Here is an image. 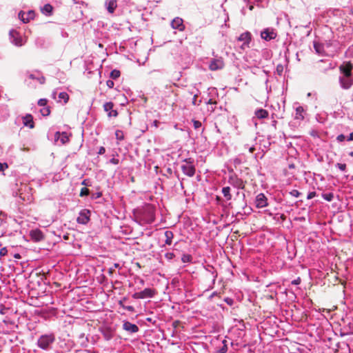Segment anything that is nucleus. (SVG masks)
Wrapping results in <instances>:
<instances>
[{
  "label": "nucleus",
  "instance_id": "29",
  "mask_svg": "<svg viewBox=\"0 0 353 353\" xmlns=\"http://www.w3.org/2000/svg\"><path fill=\"white\" fill-rule=\"evenodd\" d=\"M59 101L61 102L62 100L63 101V103L65 104L68 103L69 100V95L65 92H61L59 94Z\"/></svg>",
  "mask_w": 353,
  "mask_h": 353
},
{
  "label": "nucleus",
  "instance_id": "54",
  "mask_svg": "<svg viewBox=\"0 0 353 353\" xmlns=\"http://www.w3.org/2000/svg\"><path fill=\"white\" fill-rule=\"evenodd\" d=\"M105 152V148L103 146L99 148L98 154H103Z\"/></svg>",
  "mask_w": 353,
  "mask_h": 353
},
{
  "label": "nucleus",
  "instance_id": "12",
  "mask_svg": "<svg viewBox=\"0 0 353 353\" xmlns=\"http://www.w3.org/2000/svg\"><path fill=\"white\" fill-rule=\"evenodd\" d=\"M224 67V62L222 59H214L210 61L209 68L210 70L214 71L221 70Z\"/></svg>",
  "mask_w": 353,
  "mask_h": 353
},
{
  "label": "nucleus",
  "instance_id": "10",
  "mask_svg": "<svg viewBox=\"0 0 353 353\" xmlns=\"http://www.w3.org/2000/svg\"><path fill=\"white\" fill-rule=\"evenodd\" d=\"M9 36L12 43L17 46H21L23 45L22 39L17 30H11L9 32Z\"/></svg>",
  "mask_w": 353,
  "mask_h": 353
},
{
  "label": "nucleus",
  "instance_id": "46",
  "mask_svg": "<svg viewBox=\"0 0 353 353\" xmlns=\"http://www.w3.org/2000/svg\"><path fill=\"white\" fill-rule=\"evenodd\" d=\"M175 256L174 254L172 253V252H167L165 254V257L168 259V260H172L174 257Z\"/></svg>",
  "mask_w": 353,
  "mask_h": 353
},
{
  "label": "nucleus",
  "instance_id": "19",
  "mask_svg": "<svg viewBox=\"0 0 353 353\" xmlns=\"http://www.w3.org/2000/svg\"><path fill=\"white\" fill-rule=\"evenodd\" d=\"M339 70L342 76H352V66L350 63L341 65Z\"/></svg>",
  "mask_w": 353,
  "mask_h": 353
},
{
  "label": "nucleus",
  "instance_id": "47",
  "mask_svg": "<svg viewBox=\"0 0 353 353\" xmlns=\"http://www.w3.org/2000/svg\"><path fill=\"white\" fill-rule=\"evenodd\" d=\"M8 253V250L6 249V248H3L0 250V256H4L7 254Z\"/></svg>",
  "mask_w": 353,
  "mask_h": 353
},
{
  "label": "nucleus",
  "instance_id": "52",
  "mask_svg": "<svg viewBox=\"0 0 353 353\" xmlns=\"http://www.w3.org/2000/svg\"><path fill=\"white\" fill-rule=\"evenodd\" d=\"M110 163L114 165H118L119 163V160L113 157L110 160Z\"/></svg>",
  "mask_w": 353,
  "mask_h": 353
},
{
  "label": "nucleus",
  "instance_id": "5",
  "mask_svg": "<svg viewBox=\"0 0 353 353\" xmlns=\"http://www.w3.org/2000/svg\"><path fill=\"white\" fill-rule=\"evenodd\" d=\"M156 293L157 292L154 289L145 288L143 291L134 293L132 294V297L135 299L152 298L156 294Z\"/></svg>",
  "mask_w": 353,
  "mask_h": 353
},
{
  "label": "nucleus",
  "instance_id": "8",
  "mask_svg": "<svg viewBox=\"0 0 353 353\" xmlns=\"http://www.w3.org/2000/svg\"><path fill=\"white\" fill-rule=\"evenodd\" d=\"M90 211L88 209L81 210L77 219V223L83 225L87 224L90 221Z\"/></svg>",
  "mask_w": 353,
  "mask_h": 353
},
{
  "label": "nucleus",
  "instance_id": "64",
  "mask_svg": "<svg viewBox=\"0 0 353 353\" xmlns=\"http://www.w3.org/2000/svg\"><path fill=\"white\" fill-rule=\"evenodd\" d=\"M218 295V293L216 292H214L210 296V299H212L213 298L214 296H217Z\"/></svg>",
  "mask_w": 353,
  "mask_h": 353
},
{
  "label": "nucleus",
  "instance_id": "24",
  "mask_svg": "<svg viewBox=\"0 0 353 353\" xmlns=\"http://www.w3.org/2000/svg\"><path fill=\"white\" fill-rule=\"evenodd\" d=\"M164 236L165 238V245H170L172 243V239L174 238V234L170 230H166L164 232Z\"/></svg>",
  "mask_w": 353,
  "mask_h": 353
},
{
  "label": "nucleus",
  "instance_id": "60",
  "mask_svg": "<svg viewBox=\"0 0 353 353\" xmlns=\"http://www.w3.org/2000/svg\"><path fill=\"white\" fill-rule=\"evenodd\" d=\"M39 80L41 83H44L46 78L44 77H41L40 79H39Z\"/></svg>",
  "mask_w": 353,
  "mask_h": 353
},
{
  "label": "nucleus",
  "instance_id": "36",
  "mask_svg": "<svg viewBox=\"0 0 353 353\" xmlns=\"http://www.w3.org/2000/svg\"><path fill=\"white\" fill-rule=\"evenodd\" d=\"M261 0H244L245 2H246L248 4H250L249 9L250 10H253L254 6L253 3L256 2H260Z\"/></svg>",
  "mask_w": 353,
  "mask_h": 353
},
{
  "label": "nucleus",
  "instance_id": "2",
  "mask_svg": "<svg viewBox=\"0 0 353 353\" xmlns=\"http://www.w3.org/2000/svg\"><path fill=\"white\" fill-rule=\"evenodd\" d=\"M56 340L54 333L42 334L37 340V345L43 350H49L52 349V345Z\"/></svg>",
  "mask_w": 353,
  "mask_h": 353
},
{
  "label": "nucleus",
  "instance_id": "31",
  "mask_svg": "<svg viewBox=\"0 0 353 353\" xmlns=\"http://www.w3.org/2000/svg\"><path fill=\"white\" fill-rule=\"evenodd\" d=\"M223 346L218 350V353H226L228 351V342L226 340L222 341Z\"/></svg>",
  "mask_w": 353,
  "mask_h": 353
},
{
  "label": "nucleus",
  "instance_id": "26",
  "mask_svg": "<svg viewBox=\"0 0 353 353\" xmlns=\"http://www.w3.org/2000/svg\"><path fill=\"white\" fill-rule=\"evenodd\" d=\"M41 12L47 16H50L53 12V7L50 4L47 3L41 8Z\"/></svg>",
  "mask_w": 353,
  "mask_h": 353
},
{
  "label": "nucleus",
  "instance_id": "63",
  "mask_svg": "<svg viewBox=\"0 0 353 353\" xmlns=\"http://www.w3.org/2000/svg\"><path fill=\"white\" fill-rule=\"evenodd\" d=\"M113 268H121V265H119V263H114Z\"/></svg>",
  "mask_w": 353,
  "mask_h": 353
},
{
  "label": "nucleus",
  "instance_id": "35",
  "mask_svg": "<svg viewBox=\"0 0 353 353\" xmlns=\"http://www.w3.org/2000/svg\"><path fill=\"white\" fill-rule=\"evenodd\" d=\"M115 136H116V139L119 141H121L124 139V135H123V131L119 130H116Z\"/></svg>",
  "mask_w": 353,
  "mask_h": 353
},
{
  "label": "nucleus",
  "instance_id": "33",
  "mask_svg": "<svg viewBox=\"0 0 353 353\" xmlns=\"http://www.w3.org/2000/svg\"><path fill=\"white\" fill-rule=\"evenodd\" d=\"M181 261L183 263H190L192 261V256L188 254H184L182 255Z\"/></svg>",
  "mask_w": 353,
  "mask_h": 353
},
{
  "label": "nucleus",
  "instance_id": "45",
  "mask_svg": "<svg viewBox=\"0 0 353 353\" xmlns=\"http://www.w3.org/2000/svg\"><path fill=\"white\" fill-rule=\"evenodd\" d=\"M7 168H8V165L7 163H1L0 162V172L4 171Z\"/></svg>",
  "mask_w": 353,
  "mask_h": 353
},
{
  "label": "nucleus",
  "instance_id": "18",
  "mask_svg": "<svg viewBox=\"0 0 353 353\" xmlns=\"http://www.w3.org/2000/svg\"><path fill=\"white\" fill-rule=\"evenodd\" d=\"M55 140L59 139L62 144L68 143L70 141V137L67 132H57L54 134Z\"/></svg>",
  "mask_w": 353,
  "mask_h": 353
},
{
  "label": "nucleus",
  "instance_id": "7",
  "mask_svg": "<svg viewBox=\"0 0 353 353\" xmlns=\"http://www.w3.org/2000/svg\"><path fill=\"white\" fill-rule=\"evenodd\" d=\"M277 33L272 28H267L261 32V37L267 41L275 39Z\"/></svg>",
  "mask_w": 353,
  "mask_h": 353
},
{
  "label": "nucleus",
  "instance_id": "30",
  "mask_svg": "<svg viewBox=\"0 0 353 353\" xmlns=\"http://www.w3.org/2000/svg\"><path fill=\"white\" fill-rule=\"evenodd\" d=\"M40 112L42 114V116H43V117L49 116L50 114V112H51L50 107L48 106V105L43 107V108H41L40 110Z\"/></svg>",
  "mask_w": 353,
  "mask_h": 353
},
{
  "label": "nucleus",
  "instance_id": "41",
  "mask_svg": "<svg viewBox=\"0 0 353 353\" xmlns=\"http://www.w3.org/2000/svg\"><path fill=\"white\" fill-rule=\"evenodd\" d=\"M336 167H337L339 170H341L343 172H345L346 170V164L345 163H336Z\"/></svg>",
  "mask_w": 353,
  "mask_h": 353
},
{
  "label": "nucleus",
  "instance_id": "57",
  "mask_svg": "<svg viewBox=\"0 0 353 353\" xmlns=\"http://www.w3.org/2000/svg\"><path fill=\"white\" fill-rule=\"evenodd\" d=\"M347 140L348 141H353V132L350 134V135L348 136Z\"/></svg>",
  "mask_w": 353,
  "mask_h": 353
},
{
  "label": "nucleus",
  "instance_id": "27",
  "mask_svg": "<svg viewBox=\"0 0 353 353\" xmlns=\"http://www.w3.org/2000/svg\"><path fill=\"white\" fill-rule=\"evenodd\" d=\"M314 48L316 53L319 54H323L324 52V46L323 44L319 43L317 41H314Z\"/></svg>",
  "mask_w": 353,
  "mask_h": 353
},
{
  "label": "nucleus",
  "instance_id": "51",
  "mask_svg": "<svg viewBox=\"0 0 353 353\" xmlns=\"http://www.w3.org/2000/svg\"><path fill=\"white\" fill-rule=\"evenodd\" d=\"M127 301V298L126 297H123L122 299H121L119 301V305L122 307L123 309H124V307H125V305H124V302Z\"/></svg>",
  "mask_w": 353,
  "mask_h": 353
},
{
  "label": "nucleus",
  "instance_id": "58",
  "mask_svg": "<svg viewBox=\"0 0 353 353\" xmlns=\"http://www.w3.org/2000/svg\"><path fill=\"white\" fill-rule=\"evenodd\" d=\"M82 185H85V186H88L89 184H88V179H84L82 183H81Z\"/></svg>",
  "mask_w": 353,
  "mask_h": 353
},
{
  "label": "nucleus",
  "instance_id": "6",
  "mask_svg": "<svg viewBox=\"0 0 353 353\" xmlns=\"http://www.w3.org/2000/svg\"><path fill=\"white\" fill-rule=\"evenodd\" d=\"M252 36L251 33L248 31H246L241 34L237 39L239 41L243 42L241 48L245 49V48H250V43L252 41Z\"/></svg>",
  "mask_w": 353,
  "mask_h": 353
},
{
  "label": "nucleus",
  "instance_id": "37",
  "mask_svg": "<svg viewBox=\"0 0 353 353\" xmlns=\"http://www.w3.org/2000/svg\"><path fill=\"white\" fill-rule=\"evenodd\" d=\"M197 97H198V94H194L193 96L192 101V103L194 105H199L201 103V100L197 101Z\"/></svg>",
  "mask_w": 353,
  "mask_h": 353
},
{
  "label": "nucleus",
  "instance_id": "61",
  "mask_svg": "<svg viewBox=\"0 0 353 353\" xmlns=\"http://www.w3.org/2000/svg\"><path fill=\"white\" fill-rule=\"evenodd\" d=\"M114 268H109V270H108V273H109V274H110V275H111V274H113V272H114Z\"/></svg>",
  "mask_w": 353,
  "mask_h": 353
},
{
  "label": "nucleus",
  "instance_id": "39",
  "mask_svg": "<svg viewBox=\"0 0 353 353\" xmlns=\"http://www.w3.org/2000/svg\"><path fill=\"white\" fill-rule=\"evenodd\" d=\"M90 194V190L87 188H83L80 192V196H88Z\"/></svg>",
  "mask_w": 353,
  "mask_h": 353
},
{
  "label": "nucleus",
  "instance_id": "3",
  "mask_svg": "<svg viewBox=\"0 0 353 353\" xmlns=\"http://www.w3.org/2000/svg\"><path fill=\"white\" fill-rule=\"evenodd\" d=\"M181 169L185 175L192 177L196 172L194 159L192 158L183 159L181 165Z\"/></svg>",
  "mask_w": 353,
  "mask_h": 353
},
{
  "label": "nucleus",
  "instance_id": "15",
  "mask_svg": "<svg viewBox=\"0 0 353 353\" xmlns=\"http://www.w3.org/2000/svg\"><path fill=\"white\" fill-rule=\"evenodd\" d=\"M123 329L130 334L136 333L139 330V328L137 325L128 321H123Z\"/></svg>",
  "mask_w": 353,
  "mask_h": 353
},
{
  "label": "nucleus",
  "instance_id": "48",
  "mask_svg": "<svg viewBox=\"0 0 353 353\" xmlns=\"http://www.w3.org/2000/svg\"><path fill=\"white\" fill-rule=\"evenodd\" d=\"M106 85L109 88H112L114 85V83L112 80H108L106 81Z\"/></svg>",
  "mask_w": 353,
  "mask_h": 353
},
{
  "label": "nucleus",
  "instance_id": "59",
  "mask_svg": "<svg viewBox=\"0 0 353 353\" xmlns=\"http://www.w3.org/2000/svg\"><path fill=\"white\" fill-rule=\"evenodd\" d=\"M248 150L250 153H252L255 151V148L254 146L248 148Z\"/></svg>",
  "mask_w": 353,
  "mask_h": 353
},
{
  "label": "nucleus",
  "instance_id": "44",
  "mask_svg": "<svg viewBox=\"0 0 353 353\" xmlns=\"http://www.w3.org/2000/svg\"><path fill=\"white\" fill-rule=\"evenodd\" d=\"M102 196V193L101 192L93 193L91 196L92 199H97L100 198Z\"/></svg>",
  "mask_w": 353,
  "mask_h": 353
},
{
  "label": "nucleus",
  "instance_id": "22",
  "mask_svg": "<svg viewBox=\"0 0 353 353\" xmlns=\"http://www.w3.org/2000/svg\"><path fill=\"white\" fill-rule=\"evenodd\" d=\"M305 111L302 106L296 108V113L294 119L297 121H303L305 118Z\"/></svg>",
  "mask_w": 353,
  "mask_h": 353
},
{
  "label": "nucleus",
  "instance_id": "62",
  "mask_svg": "<svg viewBox=\"0 0 353 353\" xmlns=\"http://www.w3.org/2000/svg\"><path fill=\"white\" fill-rule=\"evenodd\" d=\"M310 134L313 137H316L317 136V132L316 131H314V130H312L311 132H310Z\"/></svg>",
  "mask_w": 353,
  "mask_h": 353
},
{
  "label": "nucleus",
  "instance_id": "16",
  "mask_svg": "<svg viewBox=\"0 0 353 353\" xmlns=\"http://www.w3.org/2000/svg\"><path fill=\"white\" fill-rule=\"evenodd\" d=\"M171 26L173 29H176L179 31H183L185 30V25L183 24V21L180 17H175L171 21Z\"/></svg>",
  "mask_w": 353,
  "mask_h": 353
},
{
  "label": "nucleus",
  "instance_id": "25",
  "mask_svg": "<svg viewBox=\"0 0 353 353\" xmlns=\"http://www.w3.org/2000/svg\"><path fill=\"white\" fill-rule=\"evenodd\" d=\"M254 114L258 119H261L267 118L269 113L266 110L260 108L255 111Z\"/></svg>",
  "mask_w": 353,
  "mask_h": 353
},
{
  "label": "nucleus",
  "instance_id": "34",
  "mask_svg": "<svg viewBox=\"0 0 353 353\" xmlns=\"http://www.w3.org/2000/svg\"><path fill=\"white\" fill-rule=\"evenodd\" d=\"M322 197L327 201H331L334 198V194L332 192L323 194Z\"/></svg>",
  "mask_w": 353,
  "mask_h": 353
},
{
  "label": "nucleus",
  "instance_id": "49",
  "mask_svg": "<svg viewBox=\"0 0 353 353\" xmlns=\"http://www.w3.org/2000/svg\"><path fill=\"white\" fill-rule=\"evenodd\" d=\"M345 139V137L344 134H339L336 137V140L339 141V142H342Z\"/></svg>",
  "mask_w": 353,
  "mask_h": 353
},
{
  "label": "nucleus",
  "instance_id": "40",
  "mask_svg": "<svg viewBox=\"0 0 353 353\" xmlns=\"http://www.w3.org/2000/svg\"><path fill=\"white\" fill-rule=\"evenodd\" d=\"M192 123L194 129H198L201 126V122L198 120L193 119Z\"/></svg>",
  "mask_w": 353,
  "mask_h": 353
},
{
  "label": "nucleus",
  "instance_id": "43",
  "mask_svg": "<svg viewBox=\"0 0 353 353\" xmlns=\"http://www.w3.org/2000/svg\"><path fill=\"white\" fill-rule=\"evenodd\" d=\"M290 194L294 197H299L301 195V192L297 190H292Z\"/></svg>",
  "mask_w": 353,
  "mask_h": 353
},
{
  "label": "nucleus",
  "instance_id": "20",
  "mask_svg": "<svg viewBox=\"0 0 353 353\" xmlns=\"http://www.w3.org/2000/svg\"><path fill=\"white\" fill-rule=\"evenodd\" d=\"M30 236L32 240L37 242L40 241L44 239L43 232L39 229L30 231Z\"/></svg>",
  "mask_w": 353,
  "mask_h": 353
},
{
  "label": "nucleus",
  "instance_id": "21",
  "mask_svg": "<svg viewBox=\"0 0 353 353\" xmlns=\"http://www.w3.org/2000/svg\"><path fill=\"white\" fill-rule=\"evenodd\" d=\"M108 12L112 14L117 8V2L116 0H106L105 2Z\"/></svg>",
  "mask_w": 353,
  "mask_h": 353
},
{
  "label": "nucleus",
  "instance_id": "13",
  "mask_svg": "<svg viewBox=\"0 0 353 353\" xmlns=\"http://www.w3.org/2000/svg\"><path fill=\"white\" fill-rule=\"evenodd\" d=\"M255 204L257 208H262L268 205V199L263 193H260L256 196Z\"/></svg>",
  "mask_w": 353,
  "mask_h": 353
},
{
  "label": "nucleus",
  "instance_id": "11",
  "mask_svg": "<svg viewBox=\"0 0 353 353\" xmlns=\"http://www.w3.org/2000/svg\"><path fill=\"white\" fill-rule=\"evenodd\" d=\"M339 83L342 88L347 90L350 88L353 83L352 76H342L339 77Z\"/></svg>",
  "mask_w": 353,
  "mask_h": 353
},
{
  "label": "nucleus",
  "instance_id": "42",
  "mask_svg": "<svg viewBox=\"0 0 353 353\" xmlns=\"http://www.w3.org/2000/svg\"><path fill=\"white\" fill-rule=\"evenodd\" d=\"M224 301L228 305H233L234 301L233 299L230 297H226L224 299Z\"/></svg>",
  "mask_w": 353,
  "mask_h": 353
},
{
  "label": "nucleus",
  "instance_id": "1",
  "mask_svg": "<svg viewBox=\"0 0 353 353\" xmlns=\"http://www.w3.org/2000/svg\"><path fill=\"white\" fill-rule=\"evenodd\" d=\"M136 217L141 224H150L154 222L155 219V208L152 204H145L137 210Z\"/></svg>",
  "mask_w": 353,
  "mask_h": 353
},
{
  "label": "nucleus",
  "instance_id": "50",
  "mask_svg": "<svg viewBox=\"0 0 353 353\" xmlns=\"http://www.w3.org/2000/svg\"><path fill=\"white\" fill-rule=\"evenodd\" d=\"M316 196V192H309V194H307V199H313L314 197H315Z\"/></svg>",
  "mask_w": 353,
  "mask_h": 353
},
{
  "label": "nucleus",
  "instance_id": "4",
  "mask_svg": "<svg viewBox=\"0 0 353 353\" xmlns=\"http://www.w3.org/2000/svg\"><path fill=\"white\" fill-rule=\"evenodd\" d=\"M232 174L228 177V183L234 188L238 189H244L245 186V182L243 181L241 178L234 173L233 170L230 171Z\"/></svg>",
  "mask_w": 353,
  "mask_h": 353
},
{
  "label": "nucleus",
  "instance_id": "9",
  "mask_svg": "<svg viewBox=\"0 0 353 353\" xmlns=\"http://www.w3.org/2000/svg\"><path fill=\"white\" fill-rule=\"evenodd\" d=\"M114 104L110 101L103 104V110L108 114L109 118L117 117L118 116V111L114 109Z\"/></svg>",
  "mask_w": 353,
  "mask_h": 353
},
{
  "label": "nucleus",
  "instance_id": "32",
  "mask_svg": "<svg viewBox=\"0 0 353 353\" xmlns=\"http://www.w3.org/2000/svg\"><path fill=\"white\" fill-rule=\"evenodd\" d=\"M121 75V72L119 70H113L111 71L110 77L112 79H118Z\"/></svg>",
  "mask_w": 353,
  "mask_h": 353
},
{
  "label": "nucleus",
  "instance_id": "55",
  "mask_svg": "<svg viewBox=\"0 0 353 353\" xmlns=\"http://www.w3.org/2000/svg\"><path fill=\"white\" fill-rule=\"evenodd\" d=\"M300 282H301V279H300V278H298V279H296L293 280V281L291 282V283H292V285H298V284H299V283H300Z\"/></svg>",
  "mask_w": 353,
  "mask_h": 353
},
{
  "label": "nucleus",
  "instance_id": "53",
  "mask_svg": "<svg viewBox=\"0 0 353 353\" xmlns=\"http://www.w3.org/2000/svg\"><path fill=\"white\" fill-rule=\"evenodd\" d=\"M124 309L130 312H134V308L132 305H125V307H124Z\"/></svg>",
  "mask_w": 353,
  "mask_h": 353
},
{
  "label": "nucleus",
  "instance_id": "38",
  "mask_svg": "<svg viewBox=\"0 0 353 353\" xmlns=\"http://www.w3.org/2000/svg\"><path fill=\"white\" fill-rule=\"evenodd\" d=\"M48 99H40L39 101H38V105L39 106H41V107H45L48 104Z\"/></svg>",
  "mask_w": 353,
  "mask_h": 353
},
{
  "label": "nucleus",
  "instance_id": "28",
  "mask_svg": "<svg viewBox=\"0 0 353 353\" xmlns=\"http://www.w3.org/2000/svg\"><path fill=\"white\" fill-rule=\"evenodd\" d=\"M221 192L227 201H230L232 199V194L230 193V188L229 186L223 187L222 188Z\"/></svg>",
  "mask_w": 353,
  "mask_h": 353
},
{
  "label": "nucleus",
  "instance_id": "56",
  "mask_svg": "<svg viewBox=\"0 0 353 353\" xmlns=\"http://www.w3.org/2000/svg\"><path fill=\"white\" fill-rule=\"evenodd\" d=\"M159 124V121L157 120H154L152 124V126H154V128H157Z\"/></svg>",
  "mask_w": 353,
  "mask_h": 353
},
{
  "label": "nucleus",
  "instance_id": "17",
  "mask_svg": "<svg viewBox=\"0 0 353 353\" xmlns=\"http://www.w3.org/2000/svg\"><path fill=\"white\" fill-rule=\"evenodd\" d=\"M22 121L25 126H27L30 129L34 128V122L31 114H26L25 116L22 117Z\"/></svg>",
  "mask_w": 353,
  "mask_h": 353
},
{
  "label": "nucleus",
  "instance_id": "14",
  "mask_svg": "<svg viewBox=\"0 0 353 353\" xmlns=\"http://www.w3.org/2000/svg\"><path fill=\"white\" fill-rule=\"evenodd\" d=\"M34 12L30 10L28 12L20 11L19 13V18L24 23H28L30 19H33L34 17Z\"/></svg>",
  "mask_w": 353,
  "mask_h": 353
},
{
  "label": "nucleus",
  "instance_id": "23",
  "mask_svg": "<svg viewBox=\"0 0 353 353\" xmlns=\"http://www.w3.org/2000/svg\"><path fill=\"white\" fill-rule=\"evenodd\" d=\"M206 104L208 105L207 107V114L208 115H210L212 113H213L216 109L217 102L216 101H214L212 99H210L207 102Z\"/></svg>",
  "mask_w": 353,
  "mask_h": 353
}]
</instances>
